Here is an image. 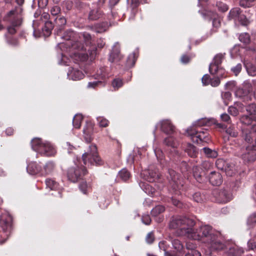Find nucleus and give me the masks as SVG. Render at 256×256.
Masks as SVG:
<instances>
[{
	"instance_id": "0e129e2a",
	"label": "nucleus",
	"mask_w": 256,
	"mask_h": 256,
	"mask_svg": "<svg viewBox=\"0 0 256 256\" xmlns=\"http://www.w3.org/2000/svg\"><path fill=\"white\" fill-rule=\"evenodd\" d=\"M142 220L146 225H149L151 222V218L148 214H144L142 216Z\"/></svg>"
},
{
	"instance_id": "423d86ee",
	"label": "nucleus",
	"mask_w": 256,
	"mask_h": 256,
	"mask_svg": "<svg viewBox=\"0 0 256 256\" xmlns=\"http://www.w3.org/2000/svg\"><path fill=\"white\" fill-rule=\"evenodd\" d=\"M12 216L8 214H2L0 218V224L2 230H0V244L4 243L8 238L12 226Z\"/></svg>"
},
{
	"instance_id": "4be33fe9",
	"label": "nucleus",
	"mask_w": 256,
	"mask_h": 256,
	"mask_svg": "<svg viewBox=\"0 0 256 256\" xmlns=\"http://www.w3.org/2000/svg\"><path fill=\"white\" fill-rule=\"evenodd\" d=\"M209 181L213 186H219L222 182V176L219 172H212L209 176Z\"/></svg>"
},
{
	"instance_id": "de8ad7c7",
	"label": "nucleus",
	"mask_w": 256,
	"mask_h": 256,
	"mask_svg": "<svg viewBox=\"0 0 256 256\" xmlns=\"http://www.w3.org/2000/svg\"><path fill=\"white\" fill-rule=\"evenodd\" d=\"M54 20L58 26H64L66 24V20L64 16L57 17Z\"/></svg>"
},
{
	"instance_id": "6e6d98bb",
	"label": "nucleus",
	"mask_w": 256,
	"mask_h": 256,
	"mask_svg": "<svg viewBox=\"0 0 256 256\" xmlns=\"http://www.w3.org/2000/svg\"><path fill=\"white\" fill-rule=\"evenodd\" d=\"M194 200L197 202H201L203 201V196L199 192H196L193 194Z\"/></svg>"
},
{
	"instance_id": "a211bd4d",
	"label": "nucleus",
	"mask_w": 256,
	"mask_h": 256,
	"mask_svg": "<svg viewBox=\"0 0 256 256\" xmlns=\"http://www.w3.org/2000/svg\"><path fill=\"white\" fill-rule=\"evenodd\" d=\"M26 170L30 174L35 175L40 174L41 176L42 168L36 162H32L28 164Z\"/></svg>"
},
{
	"instance_id": "338daca9",
	"label": "nucleus",
	"mask_w": 256,
	"mask_h": 256,
	"mask_svg": "<svg viewBox=\"0 0 256 256\" xmlns=\"http://www.w3.org/2000/svg\"><path fill=\"white\" fill-rule=\"evenodd\" d=\"M140 186L141 187V188L146 192L148 193V194L150 193V191H149V189L150 188V186L146 184H144V182H140L139 184ZM150 192L152 193V191H150Z\"/></svg>"
},
{
	"instance_id": "393cba45",
	"label": "nucleus",
	"mask_w": 256,
	"mask_h": 256,
	"mask_svg": "<svg viewBox=\"0 0 256 256\" xmlns=\"http://www.w3.org/2000/svg\"><path fill=\"white\" fill-rule=\"evenodd\" d=\"M249 90H246L242 88H238L235 92L236 97L244 98V100H250V96H248Z\"/></svg>"
},
{
	"instance_id": "bf43d9fd",
	"label": "nucleus",
	"mask_w": 256,
	"mask_h": 256,
	"mask_svg": "<svg viewBox=\"0 0 256 256\" xmlns=\"http://www.w3.org/2000/svg\"><path fill=\"white\" fill-rule=\"evenodd\" d=\"M216 6L218 9L222 12H226L228 8L226 4L221 2H218Z\"/></svg>"
},
{
	"instance_id": "a18cd8bd",
	"label": "nucleus",
	"mask_w": 256,
	"mask_h": 256,
	"mask_svg": "<svg viewBox=\"0 0 256 256\" xmlns=\"http://www.w3.org/2000/svg\"><path fill=\"white\" fill-rule=\"evenodd\" d=\"M222 98L224 100V102L225 105H228V102L232 98V94L229 92H222Z\"/></svg>"
},
{
	"instance_id": "c756f323",
	"label": "nucleus",
	"mask_w": 256,
	"mask_h": 256,
	"mask_svg": "<svg viewBox=\"0 0 256 256\" xmlns=\"http://www.w3.org/2000/svg\"><path fill=\"white\" fill-rule=\"evenodd\" d=\"M241 13L242 12L239 8H233L229 12L228 16V19L234 20V21H236Z\"/></svg>"
},
{
	"instance_id": "3c124183",
	"label": "nucleus",
	"mask_w": 256,
	"mask_h": 256,
	"mask_svg": "<svg viewBox=\"0 0 256 256\" xmlns=\"http://www.w3.org/2000/svg\"><path fill=\"white\" fill-rule=\"evenodd\" d=\"M44 22L45 24L44 30L47 32V34H50L54 28L53 24L52 22L50 20L46 21Z\"/></svg>"
},
{
	"instance_id": "e2e57ef3",
	"label": "nucleus",
	"mask_w": 256,
	"mask_h": 256,
	"mask_svg": "<svg viewBox=\"0 0 256 256\" xmlns=\"http://www.w3.org/2000/svg\"><path fill=\"white\" fill-rule=\"evenodd\" d=\"M102 84V81L100 80H98L89 82L88 84V88H94L100 84Z\"/></svg>"
},
{
	"instance_id": "0eeeda50",
	"label": "nucleus",
	"mask_w": 256,
	"mask_h": 256,
	"mask_svg": "<svg viewBox=\"0 0 256 256\" xmlns=\"http://www.w3.org/2000/svg\"><path fill=\"white\" fill-rule=\"evenodd\" d=\"M170 186L176 195L180 194V190L183 186L182 180L180 175L172 170H168V176H167Z\"/></svg>"
},
{
	"instance_id": "bb28decb",
	"label": "nucleus",
	"mask_w": 256,
	"mask_h": 256,
	"mask_svg": "<svg viewBox=\"0 0 256 256\" xmlns=\"http://www.w3.org/2000/svg\"><path fill=\"white\" fill-rule=\"evenodd\" d=\"M108 28V24L106 22L97 24L90 27L91 29L97 33H102L105 32Z\"/></svg>"
},
{
	"instance_id": "09e8293b",
	"label": "nucleus",
	"mask_w": 256,
	"mask_h": 256,
	"mask_svg": "<svg viewBox=\"0 0 256 256\" xmlns=\"http://www.w3.org/2000/svg\"><path fill=\"white\" fill-rule=\"evenodd\" d=\"M100 126L106 127L108 126V121L104 117L100 116L96 118Z\"/></svg>"
},
{
	"instance_id": "cd10ccee",
	"label": "nucleus",
	"mask_w": 256,
	"mask_h": 256,
	"mask_svg": "<svg viewBox=\"0 0 256 256\" xmlns=\"http://www.w3.org/2000/svg\"><path fill=\"white\" fill-rule=\"evenodd\" d=\"M138 56V52L137 51L130 54L126 60V66L128 68L132 67L135 64Z\"/></svg>"
},
{
	"instance_id": "864d4df0",
	"label": "nucleus",
	"mask_w": 256,
	"mask_h": 256,
	"mask_svg": "<svg viewBox=\"0 0 256 256\" xmlns=\"http://www.w3.org/2000/svg\"><path fill=\"white\" fill-rule=\"evenodd\" d=\"M79 188L80 190L84 194H86L88 185L86 182H82L79 185Z\"/></svg>"
},
{
	"instance_id": "c9c22d12",
	"label": "nucleus",
	"mask_w": 256,
	"mask_h": 256,
	"mask_svg": "<svg viewBox=\"0 0 256 256\" xmlns=\"http://www.w3.org/2000/svg\"><path fill=\"white\" fill-rule=\"evenodd\" d=\"M202 150L206 156L209 158H216L217 157L218 154L216 150H212L208 148H204Z\"/></svg>"
},
{
	"instance_id": "37998d69",
	"label": "nucleus",
	"mask_w": 256,
	"mask_h": 256,
	"mask_svg": "<svg viewBox=\"0 0 256 256\" xmlns=\"http://www.w3.org/2000/svg\"><path fill=\"white\" fill-rule=\"evenodd\" d=\"M186 248L188 250V252L186 254H190L192 255L193 251H198L196 250V245L192 242H188L186 243Z\"/></svg>"
},
{
	"instance_id": "13d9d810",
	"label": "nucleus",
	"mask_w": 256,
	"mask_h": 256,
	"mask_svg": "<svg viewBox=\"0 0 256 256\" xmlns=\"http://www.w3.org/2000/svg\"><path fill=\"white\" fill-rule=\"evenodd\" d=\"M226 133L230 136L232 137H236L237 136L238 132L233 128L229 127L226 130Z\"/></svg>"
},
{
	"instance_id": "7c9ffc66",
	"label": "nucleus",
	"mask_w": 256,
	"mask_h": 256,
	"mask_svg": "<svg viewBox=\"0 0 256 256\" xmlns=\"http://www.w3.org/2000/svg\"><path fill=\"white\" fill-rule=\"evenodd\" d=\"M164 144L173 148H177L179 145L178 141L173 136H168L166 138L164 142Z\"/></svg>"
},
{
	"instance_id": "2f4dec72",
	"label": "nucleus",
	"mask_w": 256,
	"mask_h": 256,
	"mask_svg": "<svg viewBox=\"0 0 256 256\" xmlns=\"http://www.w3.org/2000/svg\"><path fill=\"white\" fill-rule=\"evenodd\" d=\"M83 120L82 116L81 114H76L73 118L72 124L76 128H79L81 126V123Z\"/></svg>"
},
{
	"instance_id": "a19ab883",
	"label": "nucleus",
	"mask_w": 256,
	"mask_h": 256,
	"mask_svg": "<svg viewBox=\"0 0 256 256\" xmlns=\"http://www.w3.org/2000/svg\"><path fill=\"white\" fill-rule=\"evenodd\" d=\"M165 208L164 206L159 205L152 208L151 210V213L153 216H156L158 214L163 212Z\"/></svg>"
},
{
	"instance_id": "2eb2a0df",
	"label": "nucleus",
	"mask_w": 256,
	"mask_h": 256,
	"mask_svg": "<svg viewBox=\"0 0 256 256\" xmlns=\"http://www.w3.org/2000/svg\"><path fill=\"white\" fill-rule=\"evenodd\" d=\"M67 76L70 80H78L84 77V74L77 68H70L68 72Z\"/></svg>"
},
{
	"instance_id": "1a4fd4ad",
	"label": "nucleus",
	"mask_w": 256,
	"mask_h": 256,
	"mask_svg": "<svg viewBox=\"0 0 256 256\" xmlns=\"http://www.w3.org/2000/svg\"><path fill=\"white\" fill-rule=\"evenodd\" d=\"M143 178L150 182H156L159 180L160 174L154 165L148 166V169L143 170L141 173Z\"/></svg>"
},
{
	"instance_id": "a878e982",
	"label": "nucleus",
	"mask_w": 256,
	"mask_h": 256,
	"mask_svg": "<svg viewBox=\"0 0 256 256\" xmlns=\"http://www.w3.org/2000/svg\"><path fill=\"white\" fill-rule=\"evenodd\" d=\"M130 172L127 169L124 168L118 172L117 178L118 180H120L123 182H126L130 178Z\"/></svg>"
},
{
	"instance_id": "e433bc0d",
	"label": "nucleus",
	"mask_w": 256,
	"mask_h": 256,
	"mask_svg": "<svg viewBox=\"0 0 256 256\" xmlns=\"http://www.w3.org/2000/svg\"><path fill=\"white\" fill-rule=\"evenodd\" d=\"M244 66L248 75L250 76H256V66L250 63H244Z\"/></svg>"
},
{
	"instance_id": "49530a36",
	"label": "nucleus",
	"mask_w": 256,
	"mask_h": 256,
	"mask_svg": "<svg viewBox=\"0 0 256 256\" xmlns=\"http://www.w3.org/2000/svg\"><path fill=\"white\" fill-rule=\"evenodd\" d=\"M246 110L250 115L256 114V104H249L246 108Z\"/></svg>"
},
{
	"instance_id": "9d476101",
	"label": "nucleus",
	"mask_w": 256,
	"mask_h": 256,
	"mask_svg": "<svg viewBox=\"0 0 256 256\" xmlns=\"http://www.w3.org/2000/svg\"><path fill=\"white\" fill-rule=\"evenodd\" d=\"M224 58V54H218L214 57L213 62L209 66V72L211 74H217L218 75H222L224 74V70L219 66L221 64Z\"/></svg>"
},
{
	"instance_id": "f3484780",
	"label": "nucleus",
	"mask_w": 256,
	"mask_h": 256,
	"mask_svg": "<svg viewBox=\"0 0 256 256\" xmlns=\"http://www.w3.org/2000/svg\"><path fill=\"white\" fill-rule=\"evenodd\" d=\"M244 151L241 155L242 158L246 162H254L256 160V154L254 152V150H252L251 148H246Z\"/></svg>"
},
{
	"instance_id": "7ed1b4c3",
	"label": "nucleus",
	"mask_w": 256,
	"mask_h": 256,
	"mask_svg": "<svg viewBox=\"0 0 256 256\" xmlns=\"http://www.w3.org/2000/svg\"><path fill=\"white\" fill-rule=\"evenodd\" d=\"M194 224L195 222L192 219L178 216L172 218L169 223V228L176 230L178 235L184 236L188 238V235Z\"/></svg>"
},
{
	"instance_id": "f704fd0d",
	"label": "nucleus",
	"mask_w": 256,
	"mask_h": 256,
	"mask_svg": "<svg viewBox=\"0 0 256 256\" xmlns=\"http://www.w3.org/2000/svg\"><path fill=\"white\" fill-rule=\"evenodd\" d=\"M220 199L219 200V202L224 203L228 202L232 198L230 194L225 190L222 191L220 192Z\"/></svg>"
},
{
	"instance_id": "ddd939ff",
	"label": "nucleus",
	"mask_w": 256,
	"mask_h": 256,
	"mask_svg": "<svg viewBox=\"0 0 256 256\" xmlns=\"http://www.w3.org/2000/svg\"><path fill=\"white\" fill-rule=\"evenodd\" d=\"M224 74L222 75H218L214 74L216 76H214L213 78H210V76L208 74H204L202 78V82L204 86H208L210 84L213 87L218 86L220 84V77H222Z\"/></svg>"
},
{
	"instance_id": "b1692460",
	"label": "nucleus",
	"mask_w": 256,
	"mask_h": 256,
	"mask_svg": "<svg viewBox=\"0 0 256 256\" xmlns=\"http://www.w3.org/2000/svg\"><path fill=\"white\" fill-rule=\"evenodd\" d=\"M46 184L47 188H49L50 190H58L60 196H62L59 184L54 180L50 178H47L46 180Z\"/></svg>"
},
{
	"instance_id": "774afa93",
	"label": "nucleus",
	"mask_w": 256,
	"mask_h": 256,
	"mask_svg": "<svg viewBox=\"0 0 256 256\" xmlns=\"http://www.w3.org/2000/svg\"><path fill=\"white\" fill-rule=\"evenodd\" d=\"M146 242H147V243H148V244H152L154 242V235L152 232H149L147 234L146 238Z\"/></svg>"
},
{
	"instance_id": "c85d7f7f",
	"label": "nucleus",
	"mask_w": 256,
	"mask_h": 256,
	"mask_svg": "<svg viewBox=\"0 0 256 256\" xmlns=\"http://www.w3.org/2000/svg\"><path fill=\"white\" fill-rule=\"evenodd\" d=\"M55 164L52 162H48L42 168V172H41V176L48 174L50 173L54 168Z\"/></svg>"
},
{
	"instance_id": "c03bdc74",
	"label": "nucleus",
	"mask_w": 256,
	"mask_h": 256,
	"mask_svg": "<svg viewBox=\"0 0 256 256\" xmlns=\"http://www.w3.org/2000/svg\"><path fill=\"white\" fill-rule=\"evenodd\" d=\"M239 40L244 43L248 44L250 41V37L248 33H242L240 34L238 36Z\"/></svg>"
},
{
	"instance_id": "6e6552de",
	"label": "nucleus",
	"mask_w": 256,
	"mask_h": 256,
	"mask_svg": "<svg viewBox=\"0 0 256 256\" xmlns=\"http://www.w3.org/2000/svg\"><path fill=\"white\" fill-rule=\"evenodd\" d=\"M187 132L196 143L207 142L209 140L208 134L206 130L201 131L196 128H189Z\"/></svg>"
},
{
	"instance_id": "8fccbe9b",
	"label": "nucleus",
	"mask_w": 256,
	"mask_h": 256,
	"mask_svg": "<svg viewBox=\"0 0 256 256\" xmlns=\"http://www.w3.org/2000/svg\"><path fill=\"white\" fill-rule=\"evenodd\" d=\"M158 246L160 250L164 251V253H166V252H168V250L169 248V244H168L166 241H160L158 244Z\"/></svg>"
},
{
	"instance_id": "dca6fc26",
	"label": "nucleus",
	"mask_w": 256,
	"mask_h": 256,
	"mask_svg": "<svg viewBox=\"0 0 256 256\" xmlns=\"http://www.w3.org/2000/svg\"><path fill=\"white\" fill-rule=\"evenodd\" d=\"M121 58L120 56V46L118 42H116L114 45L112 52H110L109 60L112 62L119 61Z\"/></svg>"
},
{
	"instance_id": "39448f33",
	"label": "nucleus",
	"mask_w": 256,
	"mask_h": 256,
	"mask_svg": "<svg viewBox=\"0 0 256 256\" xmlns=\"http://www.w3.org/2000/svg\"><path fill=\"white\" fill-rule=\"evenodd\" d=\"M82 159L85 165L100 166L103 162L98 156L97 152V148L94 144H90L86 152L82 156Z\"/></svg>"
},
{
	"instance_id": "79ce46f5",
	"label": "nucleus",
	"mask_w": 256,
	"mask_h": 256,
	"mask_svg": "<svg viewBox=\"0 0 256 256\" xmlns=\"http://www.w3.org/2000/svg\"><path fill=\"white\" fill-rule=\"evenodd\" d=\"M243 252L242 250H236L234 248H230L228 252L225 254L224 256H240Z\"/></svg>"
},
{
	"instance_id": "6ab92c4d",
	"label": "nucleus",
	"mask_w": 256,
	"mask_h": 256,
	"mask_svg": "<svg viewBox=\"0 0 256 256\" xmlns=\"http://www.w3.org/2000/svg\"><path fill=\"white\" fill-rule=\"evenodd\" d=\"M214 120L211 118H202L194 122L190 128H196L198 129V127L203 126H210L214 124Z\"/></svg>"
},
{
	"instance_id": "680f3d73",
	"label": "nucleus",
	"mask_w": 256,
	"mask_h": 256,
	"mask_svg": "<svg viewBox=\"0 0 256 256\" xmlns=\"http://www.w3.org/2000/svg\"><path fill=\"white\" fill-rule=\"evenodd\" d=\"M60 12V8L58 6H55L52 7L50 10L51 14L52 16H56L59 14Z\"/></svg>"
},
{
	"instance_id": "72a5a7b5",
	"label": "nucleus",
	"mask_w": 256,
	"mask_h": 256,
	"mask_svg": "<svg viewBox=\"0 0 256 256\" xmlns=\"http://www.w3.org/2000/svg\"><path fill=\"white\" fill-rule=\"evenodd\" d=\"M184 150L191 157L194 156L196 154V148L190 144H186V147L184 148Z\"/></svg>"
},
{
	"instance_id": "5fc2aeb1",
	"label": "nucleus",
	"mask_w": 256,
	"mask_h": 256,
	"mask_svg": "<svg viewBox=\"0 0 256 256\" xmlns=\"http://www.w3.org/2000/svg\"><path fill=\"white\" fill-rule=\"evenodd\" d=\"M192 170L194 177L198 181H199L202 175L200 172H198V168L197 166H194Z\"/></svg>"
},
{
	"instance_id": "4468645a",
	"label": "nucleus",
	"mask_w": 256,
	"mask_h": 256,
	"mask_svg": "<svg viewBox=\"0 0 256 256\" xmlns=\"http://www.w3.org/2000/svg\"><path fill=\"white\" fill-rule=\"evenodd\" d=\"M160 126L161 130L166 134H172L174 131V126L171 122L168 120H163L156 125V127Z\"/></svg>"
},
{
	"instance_id": "603ef678",
	"label": "nucleus",
	"mask_w": 256,
	"mask_h": 256,
	"mask_svg": "<svg viewBox=\"0 0 256 256\" xmlns=\"http://www.w3.org/2000/svg\"><path fill=\"white\" fill-rule=\"evenodd\" d=\"M154 152L158 160L160 161V163L162 164L164 158V154L162 151L159 148H156L154 150Z\"/></svg>"
},
{
	"instance_id": "f8f14e48",
	"label": "nucleus",
	"mask_w": 256,
	"mask_h": 256,
	"mask_svg": "<svg viewBox=\"0 0 256 256\" xmlns=\"http://www.w3.org/2000/svg\"><path fill=\"white\" fill-rule=\"evenodd\" d=\"M254 135L250 132L248 128H243L242 130V137L244 140V147L248 148H251L252 150H256V138L254 142H253V136Z\"/></svg>"
},
{
	"instance_id": "4c0bfd02",
	"label": "nucleus",
	"mask_w": 256,
	"mask_h": 256,
	"mask_svg": "<svg viewBox=\"0 0 256 256\" xmlns=\"http://www.w3.org/2000/svg\"><path fill=\"white\" fill-rule=\"evenodd\" d=\"M21 20L20 18H18L16 21H14L12 22V25L8 28V31L10 34H14L16 32V28L20 25Z\"/></svg>"
},
{
	"instance_id": "473e14b6",
	"label": "nucleus",
	"mask_w": 256,
	"mask_h": 256,
	"mask_svg": "<svg viewBox=\"0 0 256 256\" xmlns=\"http://www.w3.org/2000/svg\"><path fill=\"white\" fill-rule=\"evenodd\" d=\"M102 16V12L98 8H94L90 10L88 16L90 20H94L99 18Z\"/></svg>"
},
{
	"instance_id": "9b49d317",
	"label": "nucleus",
	"mask_w": 256,
	"mask_h": 256,
	"mask_svg": "<svg viewBox=\"0 0 256 256\" xmlns=\"http://www.w3.org/2000/svg\"><path fill=\"white\" fill-rule=\"evenodd\" d=\"M86 173V170L83 168L80 170V168L76 166V167H72L68 168V170L67 176L68 179L75 182L78 180L82 174L84 175Z\"/></svg>"
},
{
	"instance_id": "412c9836",
	"label": "nucleus",
	"mask_w": 256,
	"mask_h": 256,
	"mask_svg": "<svg viewBox=\"0 0 256 256\" xmlns=\"http://www.w3.org/2000/svg\"><path fill=\"white\" fill-rule=\"evenodd\" d=\"M204 18L209 20H212V25L218 28L220 26V20L218 18V14L212 11H208L204 14Z\"/></svg>"
},
{
	"instance_id": "5701e85b",
	"label": "nucleus",
	"mask_w": 256,
	"mask_h": 256,
	"mask_svg": "<svg viewBox=\"0 0 256 256\" xmlns=\"http://www.w3.org/2000/svg\"><path fill=\"white\" fill-rule=\"evenodd\" d=\"M108 70V68H100L94 75V78L100 80L108 78L110 76Z\"/></svg>"
},
{
	"instance_id": "20e7f679",
	"label": "nucleus",
	"mask_w": 256,
	"mask_h": 256,
	"mask_svg": "<svg viewBox=\"0 0 256 256\" xmlns=\"http://www.w3.org/2000/svg\"><path fill=\"white\" fill-rule=\"evenodd\" d=\"M32 149L38 154L46 156H52L56 153L54 146L48 142L34 138L31 141Z\"/></svg>"
},
{
	"instance_id": "f257e3e1",
	"label": "nucleus",
	"mask_w": 256,
	"mask_h": 256,
	"mask_svg": "<svg viewBox=\"0 0 256 256\" xmlns=\"http://www.w3.org/2000/svg\"><path fill=\"white\" fill-rule=\"evenodd\" d=\"M188 238L205 243L210 251L220 250L225 246L220 234L214 232L212 228L208 225L201 226L198 228H192Z\"/></svg>"
},
{
	"instance_id": "f03ea898",
	"label": "nucleus",
	"mask_w": 256,
	"mask_h": 256,
	"mask_svg": "<svg viewBox=\"0 0 256 256\" xmlns=\"http://www.w3.org/2000/svg\"><path fill=\"white\" fill-rule=\"evenodd\" d=\"M77 37L76 34L72 30H69L64 32L61 38L66 40V43L60 42L58 47L64 48L66 47V50L70 53L71 56L78 58L80 61H85L88 57L93 58L96 55V48L94 47L92 50H88V53L86 52V48L84 44L79 41L76 40Z\"/></svg>"
},
{
	"instance_id": "aec40b11",
	"label": "nucleus",
	"mask_w": 256,
	"mask_h": 256,
	"mask_svg": "<svg viewBox=\"0 0 256 256\" xmlns=\"http://www.w3.org/2000/svg\"><path fill=\"white\" fill-rule=\"evenodd\" d=\"M244 110V105L240 102H235L233 106L228 108V112L234 116H236L240 112H242Z\"/></svg>"
},
{
	"instance_id": "052dcab7",
	"label": "nucleus",
	"mask_w": 256,
	"mask_h": 256,
	"mask_svg": "<svg viewBox=\"0 0 256 256\" xmlns=\"http://www.w3.org/2000/svg\"><path fill=\"white\" fill-rule=\"evenodd\" d=\"M242 68V64H238L235 66L232 67L231 68V70L235 74L236 76H237L241 71Z\"/></svg>"
},
{
	"instance_id": "69168bd1",
	"label": "nucleus",
	"mask_w": 256,
	"mask_h": 256,
	"mask_svg": "<svg viewBox=\"0 0 256 256\" xmlns=\"http://www.w3.org/2000/svg\"><path fill=\"white\" fill-rule=\"evenodd\" d=\"M236 21L239 22L242 25H246L248 23V20L246 18L242 13Z\"/></svg>"
},
{
	"instance_id": "4d7b16f0",
	"label": "nucleus",
	"mask_w": 256,
	"mask_h": 256,
	"mask_svg": "<svg viewBox=\"0 0 256 256\" xmlns=\"http://www.w3.org/2000/svg\"><path fill=\"white\" fill-rule=\"evenodd\" d=\"M240 121L242 124L247 125L248 126L252 122V120L248 116H242L240 118Z\"/></svg>"
},
{
	"instance_id": "58836bf2",
	"label": "nucleus",
	"mask_w": 256,
	"mask_h": 256,
	"mask_svg": "<svg viewBox=\"0 0 256 256\" xmlns=\"http://www.w3.org/2000/svg\"><path fill=\"white\" fill-rule=\"evenodd\" d=\"M123 84V80L120 78H116L112 82V86L115 90H118Z\"/></svg>"
},
{
	"instance_id": "ea45409f",
	"label": "nucleus",
	"mask_w": 256,
	"mask_h": 256,
	"mask_svg": "<svg viewBox=\"0 0 256 256\" xmlns=\"http://www.w3.org/2000/svg\"><path fill=\"white\" fill-rule=\"evenodd\" d=\"M173 248L178 252H180L183 249V245L178 239H174L171 242Z\"/></svg>"
}]
</instances>
